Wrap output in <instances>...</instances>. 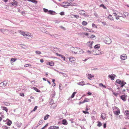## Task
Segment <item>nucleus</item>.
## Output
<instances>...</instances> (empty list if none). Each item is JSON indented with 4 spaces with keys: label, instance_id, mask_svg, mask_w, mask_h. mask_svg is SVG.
Segmentation results:
<instances>
[{
    "label": "nucleus",
    "instance_id": "obj_1",
    "mask_svg": "<svg viewBox=\"0 0 129 129\" xmlns=\"http://www.w3.org/2000/svg\"><path fill=\"white\" fill-rule=\"evenodd\" d=\"M104 41L106 44H110L111 42L110 39L108 37H107L105 38Z\"/></svg>",
    "mask_w": 129,
    "mask_h": 129
},
{
    "label": "nucleus",
    "instance_id": "obj_2",
    "mask_svg": "<svg viewBox=\"0 0 129 129\" xmlns=\"http://www.w3.org/2000/svg\"><path fill=\"white\" fill-rule=\"evenodd\" d=\"M70 61L72 63H75L76 61L75 58L73 57H70L69 58Z\"/></svg>",
    "mask_w": 129,
    "mask_h": 129
},
{
    "label": "nucleus",
    "instance_id": "obj_3",
    "mask_svg": "<svg viewBox=\"0 0 129 129\" xmlns=\"http://www.w3.org/2000/svg\"><path fill=\"white\" fill-rule=\"evenodd\" d=\"M116 77V75L114 74H112L111 75H109L108 76V77L109 78H111V80H113L115 78V77Z\"/></svg>",
    "mask_w": 129,
    "mask_h": 129
},
{
    "label": "nucleus",
    "instance_id": "obj_4",
    "mask_svg": "<svg viewBox=\"0 0 129 129\" xmlns=\"http://www.w3.org/2000/svg\"><path fill=\"white\" fill-rule=\"evenodd\" d=\"M127 57L125 54H123L120 56V58L122 60H125L126 59Z\"/></svg>",
    "mask_w": 129,
    "mask_h": 129
},
{
    "label": "nucleus",
    "instance_id": "obj_5",
    "mask_svg": "<svg viewBox=\"0 0 129 129\" xmlns=\"http://www.w3.org/2000/svg\"><path fill=\"white\" fill-rule=\"evenodd\" d=\"M93 43V41H90L88 42L87 44L88 45L89 47H90V48H92V46Z\"/></svg>",
    "mask_w": 129,
    "mask_h": 129
},
{
    "label": "nucleus",
    "instance_id": "obj_6",
    "mask_svg": "<svg viewBox=\"0 0 129 129\" xmlns=\"http://www.w3.org/2000/svg\"><path fill=\"white\" fill-rule=\"evenodd\" d=\"M113 112L115 115H119L120 113L119 109L118 110L116 111H114Z\"/></svg>",
    "mask_w": 129,
    "mask_h": 129
},
{
    "label": "nucleus",
    "instance_id": "obj_7",
    "mask_svg": "<svg viewBox=\"0 0 129 129\" xmlns=\"http://www.w3.org/2000/svg\"><path fill=\"white\" fill-rule=\"evenodd\" d=\"M13 2H12L10 3V4H11L13 6L16 7L17 6V2L15 1V0H14Z\"/></svg>",
    "mask_w": 129,
    "mask_h": 129
},
{
    "label": "nucleus",
    "instance_id": "obj_8",
    "mask_svg": "<svg viewBox=\"0 0 129 129\" xmlns=\"http://www.w3.org/2000/svg\"><path fill=\"white\" fill-rule=\"evenodd\" d=\"M29 34H28L27 32H22V34L26 38Z\"/></svg>",
    "mask_w": 129,
    "mask_h": 129
},
{
    "label": "nucleus",
    "instance_id": "obj_9",
    "mask_svg": "<svg viewBox=\"0 0 129 129\" xmlns=\"http://www.w3.org/2000/svg\"><path fill=\"white\" fill-rule=\"evenodd\" d=\"M96 51H97V52L98 51L99 52L98 53H96L95 54H94V55H99L100 54H104L103 52L100 50H96Z\"/></svg>",
    "mask_w": 129,
    "mask_h": 129
},
{
    "label": "nucleus",
    "instance_id": "obj_10",
    "mask_svg": "<svg viewBox=\"0 0 129 129\" xmlns=\"http://www.w3.org/2000/svg\"><path fill=\"white\" fill-rule=\"evenodd\" d=\"M8 120V122L7 123V124L8 126H10L12 123V121L8 119H7L6 121Z\"/></svg>",
    "mask_w": 129,
    "mask_h": 129
},
{
    "label": "nucleus",
    "instance_id": "obj_11",
    "mask_svg": "<svg viewBox=\"0 0 129 129\" xmlns=\"http://www.w3.org/2000/svg\"><path fill=\"white\" fill-rule=\"evenodd\" d=\"M62 124L64 125H66L68 124V122L65 119H63L62 121Z\"/></svg>",
    "mask_w": 129,
    "mask_h": 129
},
{
    "label": "nucleus",
    "instance_id": "obj_12",
    "mask_svg": "<svg viewBox=\"0 0 129 129\" xmlns=\"http://www.w3.org/2000/svg\"><path fill=\"white\" fill-rule=\"evenodd\" d=\"M106 115L105 113H102L101 115V117L104 120H105V119L106 117Z\"/></svg>",
    "mask_w": 129,
    "mask_h": 129
},
{
    "label": "nucleus",
    "instance_id": "obj_13",
    "mask_svg": "<svg viewBox=\"0 0 129 129\" xmlns=\"http://www.w3.org/2000/svg\"><path fill=\"white\" fill-rule=\"evenodd\" d=\"M7 84V82L6 83V84H5L3 82H2L0 83V87H4L6 86Z\"/></svg>",
    "mask_w": 129,
    "mask_h": 129
},
{
    "label": "nucleus",
    "instance_id": "obj_14",
    "mask_svg": "<svg viewBox=\"0 0 129 129\" xmlns=\"http://www.w3.org/2000/svg\"><path fill=\"white\" fill-rule=\"evenodd\" d=\"M78 13L79 14L81 15H83L85 14V11L83 10H80L78 12Z\"/></svg>",
    "mask_w": 129,
    "mask_h": 129
},
{
    "label": "nucleus",
    "instance_id": "obj_15",
    "mask_svg": "<svg viewBox=\"0 0 129 129\" xmlns=\"http://www.w3.org/2000/svg\"><path fill=\"white\" fill-rule=\"evenodd\" d=\"M43 120L40 119L39 121L38 124V125L37 127H38V126L41 125L43 123Z\"/></svg>",
    "mask_w": 129,
    "mask_h": 129
},
{
    "label": "nucleus",
    "instance_id": "obj_16",
    "mask_svg": "<svg viewBox=\"0 0 129 129\" xmlns=\"http://www.w3.org/2000/svg\"><path fill=\"white\" fill-rule=\"evenodd\" d=\"M120 98L123 101H124L126 100L125 96V95H122L120 96Z\"/></svg>",
    "mask_w": 129,
    "mask_h": 129
},
{
    "label": "nucleus",
    "instance_id": "obj_17",
    "mask_svg": "<svg viewBox=\"0 0 129 129\" xmlns=\"http://www.w3.org/2000/svg\"><path fill=\"white\" fill-rule=\"evenodd\" d=\"M106 18L108 19H109L110 20H113V18L112 17V16L110 15H109L108 16L106 17Z\"/></svg>",
    "mask_w": 129,
    "mask_h": 129
},
{
    "label": "nucleus",
    "instance_id": "obj_18",
    "mask_svg": "<svg viewBox=\"0 0 129 129\" xmlns=\"http://www.w3.org/2000/svg\"><path fill=\"white\" fill-rule=\"evenodd\" d=\"M122 81L120 80L119 79H117L116 80V82L117 83H118L119 84H122Z\"/></svg>",
    "mask_w": 129,
    "mask_h": 129
},
{
    "label": "nucleus",
    "instance_id": "obj_19",
    "mask_svg": "<svg viewBox=\"0 0 129 129\" xmlns=\"http://www.w3.org/2000/svg\"><path fill=\"white\" fill-rule=\"evenodd\" d=\"M55 12L52 10H49L48 12V14H50L51 15H53L54 14H53V13H55Z\"/></svg>",
    "mask_w": 129,
    "mask_h": 129
},
{
    "label": "nucleus",
    "instance_id": "obj_20",
    "mask_svg": "<svg viewBox=\"0 0 129 129\" xmlns=\"http://www.w3.org/2000/svg\"><path fill=\"white\" fill-rule=\"evenodd\" d=\"M85 28L86 29V31H88V32H92V33L94 32V31H93V30L92 29H89L86 28Z\"/></svg>",
    "mask_w": 129,
    "mask_h": 129
},
{
    "label": "nucleus",
    "instance_id": "obj_21",
    "mask_svg": "<svg viewBox=\"0 0 129 129\" xmlns=\"http://www.w3.org/2000/svg\"><path fill=\"white\" fill-rule=\"evenodd\" d=\"M1 108L3 110H5L6 112H7L8 111V109L7 107L2 106Z\"/></svg>",
    "mask_w": 129,
    "mask_h": 129
},
{
    "label": "nucleus",
    "instance_id": "obj_22",
    "mask_svg": "<svg viewBox=\"0 0 129 129\" xmlns=\"http://www.w3.org/2000/svg\"><path fill=\"white\" fill-rule=\"evenodd\" d=\"M27 1L29 2H30L32 3H34L35 4L37 3V1L36 0H27Z\"/></svg>",
    "mask_w": 129,
    "mask_h": 129
},
{
    "label": "nucleus",
    "instance_id": "obj_23",
    "mask_svg": "<svg viewBox=\"0 0 129 129\" xmlns=\"http://www.w3.org/2000/svg\"><path fill=\"white\" fill-rule=\"evenodd\" d=\"M100 47V44H98L95 45L94 47V48L95 49L99 48Z\"/></svg>",
    "mask_w": 129,
    "mask_h": 129
},
{
    "label": "nucleus",
    "instance_id": "obj_24",
    "mask_svg": "<svg viewBox=\"0 0 129 129\" xmlns=\"http://www.w3.org/2000/svg\"><path fill=\"white\" fill-rule=\"evenodd\" d=\"M78 84L80 85H85V83L83 81L79 82Z\"/></svg>",
    "mask_w": 129,
    "mask_h": 129
},
{
    "label": "nucleus",
    "instance_id": "obj_25",
    "mask_svg": "<svg viewBox=\"0 0 129 129\" xmlns=\"http://www.w3.org/2000/svg\"><path fill=\"white\" fill-rule=\"evenodd\" d=\"M123 13L124 15L123 18L126 17L128 15V13L127 12H124Z\"/></svg>",
    "mask_w": 129,
    "mask_h": 129
},
{
    "label": "nucleus",
    "instance_id": "obj_26",
    "mask_svg": "<svg viewBox=\"0 0 129 129\" xmlns=\"http://www.w3.org/2000/svg\"><path fill=\"white\" fill-rule=\"evenodd\" d=\"M50 116V115L48 114H47L45 115L44 118V119L45 120H46L48 119L49 117Z\"/></svg>",
    "mask_w": 129,
    "mask_h": 129
},
{
    "label": "nucleus",
    "instance_id": "obj_27",
    "mask_svg": "<svg viewBox=\"0 0 129 129\" xmlns=\"http://www.w3.org/2000/svg\"><path fill=\"white\" fill-rule=\"evenodd\" d=\"M33 88L34 89L35 91H36L38 92H40V90L38 89L37 88L35 87H33Z\"/></svg>",
    "mask_w": 129,
    "mask_h": 129
},
{
    "label": "nucleus",
    "instance_id": "obj_28",
    "mask_svg": "<svg viewBox=\"0 0 129 129\" xmlns=\"http://www.w3.org/2000/svg\"><path fill=\"white\" fill-rule=\"evenodd\" d=\"M119 108H118L117 107L115 106L113 107V110L114 111H116V110H117L118 109H119Z\"/></svg>",
    "mask_w": 129,
    "mask_h": 129
},
{
    "label": "nucleus",
    "instance_id": "obj_29",
    "mask_svg": "<svg viewBox=\"0 0 129 129\" xmlns=\"http://www.w3.org/2000/svg\"><path fill=\"white\" fill-rule=\"evenodd\" d=\"M49 63V65L51 66H54V62L53 61H51L50 62H48V63Z\"/></svg>",
    "mask_w": 129,
    "mask_h": 129
},
{
    "label": "nucleus",
    "instance_id": "obj_30",
    "mask_svg": "<svg viewBox=\"0 0 129 129\" xmlns=\"http://www.w3.org/2000/svg\"><path fill=\"white\" fill-rule=\"evenodd\" d=\"M16 59L15 58H11V61L12 62H13L16 60Z\"/></svg>",
    "mask_w": 129,
    "mask_h": 129
},
{
    "label": "nucleus",
    "instance_id": "obj_31",
    "mask_svg": "<svg viewBox=\"0 0 129 129\" xmlns=\"http://www.w3.org/2000/svg\"><path fill=\"white\" fill-rule=\"evenodd\" d=\"M100 7H102L104 9H107L106 7L104 6L103 4H102L100 5Z\"/></svg>",
    "mask_w": 129,
    "mask_h": 129
},
{
    "label": "nucleus",
    "instance_id": "obj_32",
    "mask_svg": "<svg viewBox=\"0 0 129 129\" xmlns=\"http://www.w3.org/2000/svg\"><path fill=\"white\" fill-rule=\"evenodd\" d=\"M89 99H88L85 98L83 101V103H84L86 102H87L89 101Z\"/></svg>",
    "mask_w": 129,
    "mask_h": 129
},
{
    "label": "nucleus",
    "instance_id": "obj_33",
    "mask_svg": "<svg viewBox=\"0 0 129 129\" xmlns=\"http://www.w3.org/2000/svg\"><path fill=\"white\" fill-rule=\"evenodd\" d=\"M87 24V22L85 21H83L82 22V24L83 25H86Z\"/></svg>",
    "mask_w": 129,
    "mask_h": 129
},
{
    "label": "nucleus",
    "instance_id": "obj_34",
    "mask_svg": "<svg viewBox=\"0 0 129 129\" xmlns=\"http://www.w3.org/2000/svg\"><path fill=\"white\" fill-rule=\"evenodd\" d=\"M0 31L3 33L4 34V32L5 31L6 29L3 28H0Z\"/></svg>",
    "mask_w": 129,
    "mask_h": 129
},
{
    "label": "nucleus",
    "instance_id": "obj_35",
    "mask_svg": "<svg viewBox=\"0 0 129 129\" xmlns=\"http://www.w3.org/2000/svg\"><path fill=\"white\" fill-rule=\"evenodd\" d=\"M88 38H90L91 39L94 38H96L95 36L93 35H91L90 37L89 36H88Z\"/></svg>",
    "mask_w": 129,
    "mask_h": 129
},
{
    "label": "nucleus",
    "instance_id": "obj_36",
    "mask_svg": "<svg viewBox=\"0 0 129 129\" xmlns=\"http://www.w3.org/2000/svg\"><path fill=\"white\" fill-rule=\"evenodd\" d=\"M76 93V92H73V93H72V95L71 96V98H74V96H75V94Z\"/></svg>",
    "mask_w": 129,
    "mask_h": 129
},
{
    "label": "nucleus",
    "instance_id": "obj_37",
    "mask_svg": "<svg viewBox=\"0 0 129 129\" xmlns=\"http://www.w3.org/2000/svg\"><path fill=\"white\" fill-rule=\"evenodd\" d=\"M72 15L73 16V17H75L77 19H78L79 17V16L78 15Z\"/></svg>",
    "mask_w": 129,
    "mask_h": 129
},
{
    "label": "nucleus",
    "instance_id": "obj_38",
    "mask_svg": "<svg viewBox=\"0 0 129 129\" xmlns=\"http://www.w3.org/2000/svg\"><path fill=\"white\" fill-rule=\"evenodd\" d=\"M102 125V124L100 121H98V123L97 124V126L100 127Z\"/></svg>",
    "mask_w": 129,
    "mask_h": 129
},
{
    "label": "nucleus",
    "instance_id": "obj_39",
    "mask_svg": "<svg viewBox=\"0 0 129 129\" xmlns=\"http://www.w3.org/2000/svg\"><path fill=\"white\" fill-rule=\"evenodd\" d=\"M3 103L4 104L7 106H9L10 105V104L9 103L6 102H4Z\"/></svg>",
    "mask_w": 129,
    "mask_h": 129
},
{
    "label": "nucleus",
    "instance_id": "obj_40",
    "mask_svg": "<svg viewBox=\"0 0 129 129\" xmlns=\"http://www.w3.org/2000/svg\"><path fill=\"white\" fill-rule=\"evenodd\" d=\"M35 52L36 54L38 55H39L41 53V52L40 51H36Z\"/></svg>",
    "mask_w": 129,
    "mask_h": 129
},
{
    "label": "nucleus",
    "instance_id": "obj_41",
    "mask_svg": "<svg viewBox=\"0 0 129 129\" xmlns=\"http://www.w3.org/2000/svg\"><path fill=\"white\" fill-rule=\"evenodd\" d=\"M119 15H120L119 16L120 17H122L123 18V16H124V15H123V14H122V13H119Z\"/></svg>",
    "mask_w": 129,
    "mask_h": 129
},
{
    "label": "nucleus",
    "instance_id": "obj_42",
    "mask_svg": "<svg viewBox=\"0 0 129 129\" xmlns=\"http://www.w3.org/2000/svg\"><path fill=\"white\" fill-rule=\"evenodd\" d=\"M28 39H30L32 38V37L31 36V35H29V34L28 35V36L26 38Z\"/></svg>",
    "mask_w": 129,
    "mask_h": 129
},
{
    "label": "nucleus",
    "instance_id": "obj_43",
    "mask_svg": "<svg viewBox=\"0 0 129 129\" xmlns=\"http://www.w3.org/2000/svg\"><path fill=\"white\" fill-rule=\"evenodd\" d=\"M43 10L44 12L45 13L47 12H48V11H49L47 9L44 8H43Z\"/></svg>",
    "mask_w": 129,
    "mask_h": 129
},
{
    "label": "nucleus",
    "instance_id": "obj_44",
    "mask_svg": "<svg viewBox=\"0 0 129 129\" xmlns=\"http://www.w3.org/2000/svg\"><path fill=\"white\" fill-rule=\"evenodd\" d=\"M54 126H51L48 129H54Z\"/></svg>",
    "mask_w": 129,
    "mask_h": 129
},
{
    "label": "nucleus",
    "instance_id": "obj_45",
    "mask_svg": "<svg viewBox=\"0 0 129 129\" xmlns=\"http://www.w3.org/2000/svg\"><path fill=\"white\" fill-rule=\"evenodd\" d=\"M69 5L68 4V5H62V7L64 8H67L69 6H68Z\"/></svg>",
    "mask_w": 129,
    "mask_h": 129
},
{
    "label": "nucleus",
    "instance_id": "obj_46",
    "mask_svg": "<svg viewBox=\"0 0 129 129\" xmlns=\"http://www.w3.org/2000/svg\"><path fill=\"white\" fill-rule=\"evenodd\" d=\"M92 26L93 27H94L96 28H97V26L95 25V24L93 23L92 24Z\"/></svg>",
    "mask_w": 129,
    "mask_h": 129
},
{
    "label": "nucleus",
    "instance_id": "obj_47",
    "mask_svg": "<svg viewBox=\"0 0 129 129\" xmlns=\"http://www.w3.org/2000/svg\"><path fill=\"white\" fill-rule=\"evenodd\" d=\"M20 95L22 96H24V95L23 93H20Z\"/></svg>",
    "mask_w": 129,
    "mask_h": 129
},
{
    "label": "nucleus",
    "instance_id": "obj_48",
    "mask_svg": "<svg viewBox=\"0 0 129 129\" xmlns=\"http://www.w3.org/2000/svg\"><path fill=\"white\" fill-rule=\"evenodd\" d=\"M68 4L69 5L68 6H73V4L71 2H70L69 3H68Z\"/></svg>",
    "mask_w": 129,
    "mask_h": 129
},
{
    "label": "nucleus",
    "instance_id": "obj_49",
    "mask_svg": "<svg viewBox=\"0 0 129 129\" xmlns=\"http://www.w3.org/2000/svg\"><path fill=\"white\" fill-rule=\"evenodd\" d=\"M48 125V124H46L45 126H44L41 129H45V128L47 127Z\"/></svg>",
    "mask_w": 129,
    "mask_h": 129
},
{
    "label": "nucleus",
    "instance_id": "obj_50",
    "mask_svg": "<svg viewBox=\"0 0 129 129\" xmlns=\"http://www.w3.org/2000/svg\"><path fill=\"white\" fill-rule=\"evenodd\" d=\"M88 76L90 78H92L94 77L93 75H92L90 74H88Z\"/></svg>",
    "mask_w": 129,
    "mask_h": 129
},
{
    "label": "nucleus",
    "instance_id": "obj_51",
    "mask_svg": "<svg viewBox=\"0 0 129 129\" xmlns=\"http://www.w3.org/2000/svg\"><path fill=\"white\" fill-rule=\"evenodd\" d=\"M37 107H38L37 106H35V107L34 109L33 110V111H36L37 109Z\"/></svg>",
    "mask_w": 129,
    "mask_h": 129
},
{
    "label": "nucleus",
    "instance_id": "obj_52",
    "mask_svg": "<svg viewBox=\"0 0 129 129\" xmlns=\"http://www.w3.org/2000/svg\"><path fill=\"white\" fill-rule=\"evenodd\" d=\"M61 15H63L64 14V12H61L59 14Z\"/></svg>",
    "mask_w": 129,
    "mask_h": 129
},
{
    "label": "nucleus",
    "instance_id": "obj_53",
    "mask_svg": "<svg viewBox=\"0 0 129 129\" xmlns=\"http://www.w3.org/2000/svg\"><path fill=\"white\" fill-rule=\"evenodd\" d=\"M125 112L127 115H129V111L126 110Z\"/></svg>",
    "mask_w": 129,
    "mask_h": 129
},
{
    "label": "nucleus",
    "instance_id": "obj_54",
    "mask_svg": "<svg viewBox=\"0 0 129 129\" xmlns=\"http://www.w3.org/2000/svg\"><path fill=\"white\" fill-rule=\"evenodd\" d=\"M30 65V64H25L24 65V67H27L29 66Z\"/></svg>",
    "mask_w": 129,
    "mask_h": 129
},
{
    "label": "nucleus",
    "instance_id": "obj_55",
    "mask_svg": "<svg viewBox=\"0 0 129 129\" xmlns=\"http://www.w3.org/2000/svg\"><path fill=\"white\" fill-rule=\"evenodd\" d=\"M3 129H7L8 128V127L6 126H3Z\"/></svg>",
    "mask_w": 129,
    "mask_h": 129
},
{
    "label": "nucleus",
    "instance_id": "obj_56",
    "mask_svg": "<svg viewBox=\"0 0 129 129\" xmlns=\"http://www.w3.org/2000/svg\"><path fill=\"white\" fill-rule=\"evenodd\" d=\"M64 60H65V57L64 56L62 55L61 56V57Z\"/></svg>",
    "mask_w": 129,
    "mask_h": 129
},
{
    "label": "nucleus",
    "instance_id": "obj_57",
    "mask_svg": "<svg viewBox=\"0 0 129 129\" xmlns=\"http://www.w3.org/2000/svg\"><path fill=\"white\" fill-rule=\"evenodd\" d=\"M113 94L114 95H115L116 96H117L119 94L117 93H116L114 92L113 93Z\"/></svg>",
    "mask_w": 129,
    "mask_h": 129
},
{
    "label": "nucleus",
    "instance_id": "obj_58",
    "mask_svg": "<svg viewBox=\"0 0 129 129\" xmlns=\"http://www.w3.org/2000/svg\"><path fill=\"white\" fill-rule=\"evenodd\" d=\"M56 54L57 55V56H60V57H61L62 55H61L60 54H59V53H56Z\"/></svg>",
    "mask_w": 129,
    "mask_h": 129
},
{
    "label": "nucleus",
    "instance_id": "obj_59",
    "mask_svg": "<svg viewBox=\"0 0 129 129\" xmlns=\"http://www.w3.org/2000/svg\"><path fill=\"white\" fill-rule=\"evenodd\" d=\"M103 127L104 128H105L106 127V123H104L103 125Z\"/></svg>",
    "mask_w": 129,
    "mask_h": 129
},
{
    "label": "nucleus",
    "instance_id": "obj_60",
    "mask_svg": "<svg viewBox=\"0 0 129 129\" xmlns=\"http://www.w3.org/2000/svg\"><path fill=\"white\" fill-rule=\"evenodd\" d=\"M102 24L103 25H106V22H102Z\"/></svg>",
    "mask_w": 129,
    "mask_h": 129
},
{
    "label": "nucleus",
    "instance_id": "obj_61",
    "mask_svg": "<svg viewBox=\"0 0 129 129\" xmlns=\"http://www.w3.org/2000/svg\"><path fill=\"white\" fill-rule=\"evenodd\" d=\"M54 129H59L58 127L55 126Z\"/></svg>",
    "mask_w": 129,
    "mask_h": 129
},
{
    "label": "nucleus",
    "instance_id": "obj_62",
    "mask_svg": "<svg viewBox=\"0 0 129 129\" xmlns=\"http://www.w3.org/2000/svg\"><path fill=\"white\" fill-rule=\"evenodd\" d=\"M103 84L102 83H100L99 84V85L100 86H103Z\"/></svg>",
    "mask_w": 129,
    "mask_h": 129
},
{
    "label": "nucleus",
    "instance_id": "obj_63",
    "mask_svg": "<svg viewBox=\"0 0 129 129\" xmlns=\"http://www.w3.org/2000/svg\"><path fill=\"white\" fill-rule=\"evenodd\" d=\"M21 13L23 15V14H25V13L24 11H22L21 12Z\"/></svg>",
    "mask_w": 129,
    "mask_h": 129
},
{
    "label": "nucleus",
    "instance_id": "obj_64",
    "mask_svg": "<svg viewBox=\"0 0 129 129\" xmlns=\"http://www.w3.org/2000/svg\"><path fill=\"white\" fill-rule=\"evenodd\" d=\"M94 15L96 16V17H97L98 15L96 13H94Z\"/></svg>",
    "mask_w": 129,
    "mask_h": 129
}]
</instances>
